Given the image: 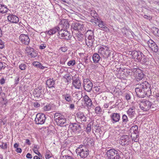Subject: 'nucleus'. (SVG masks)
Wrapping results in <instances>:
<instances>
[{"label": "nucleus", "instance_id": "f257e3e1", "mask_svg": "<svg viewBox=\"0 0 159 159\" xmlns=\"http://www.w3.org/2000/svg\"><path fill=\"white\" fill-rule=\"evenodd\" d=\"M135 91L137 96L143 98L146 96L148 97L151 94V86L147 81L139 82L135 85Z\"/></svg>", "mask_w": 159, "mask_h": 159}, {"label": "nucleus", "instance_id": "f03ea898", "mask_svg": "<svg viewBox=\"0 0 159 159\" xmlns=\"http://www.w3.org/2000/svg\"><path fill=\"white\" fill-rule=\"evenodd\" d=\"M132 57L135 59L137 60L138 61L142 64L148 65L149 64L148 59L140 51H134L132 52Z\"/></svg>", "mask_w": 159, "mask_h": 159}, {"label": "nucleus", "instance_id": "7ed1b4c3", "mask_svg": "<svg viewBox=\"0 0 159 159\" xmlns=\"http://www.w3.org/2000/svg\"><path fill=\"white\" fill-rule=\"evenodd\" d=\"M152 103L148 100H142L140 101L139 106L140 109L144 111H147L149 110L151 108L152 111L156 110L154 108Z\"/></svg>", "mask_w": 159, "mask_h": 159}, {"label": "nucleus", "instance_id": "20e7f679", "mask_svg": "<svg viewBox=\"0 0 159 159\" xmlns=\"http://www.w3.org/2000/svg\"><path fill=\"white\" fill-rule=\"evenodd\" d=\"M85 39L84 41L87 46L90 47L92 46L94 40L93 31L88 30L86 33Z\"/></svg>", "mask_w": 159, "mask_h": 159}, {"label": "nucleus", "instance_id": "39448f33", "mask_svg": "<svg viewBox=\"0 0 159 159\" xmlns=\"http://www.w3.org/2000/svg\"><path fill=\"white\" fill-rule=\"evenodd\" d=\"M75 152L78 156L82 158L86 157L89 153L88 148L82 146H79L76 149Z\"/></svg>", "mask_w": 159, "mask_h": 159}, {"label": "nucleus", "instance_id": "423d86ee", "mask_svg": "<svg viewBox=\"0 0 159 159\" xmlns=\"http://www.w3.org/2000/svg\"><path fill=\"white\" fill-rule=\"evenodd\" d=\"M54 119L58 125L61 126H65L67 125L66 119L63 116L60 114L56 113Z\"/></svg>", "mask_w": 159, "mask_h": 159}, {"label": "nucleus", "instance_id": "0eeeda50", "mask_svg": "<svg viewBox=\"0 0 159 159\" xmlns=\"http://www.w3.org/2000/svg\"><path fill=\"white\" fill-rule=\"evenodd\" d=\"M106 155L108 159H121L118 152L114 148L108 150Z\"/></svg>", "mask_w": 159, "mask_h": 159}, {"label": "nucleus", "instance_id": "6e6552de", "mask_svg": "<svg viewBox=\"0 0 159 159\" xmlns=\"http://www.w3.org/2000/svg\"><path fill=\"white\" fill-rule=\"evenodd\" d=\"M98 52L105 58L109 57L111 53L109 47L105 45H102L98 49Z\"/></svg>", "mask_w": 159, "mask_h": 159}, {"label": "nucleus", "instance_id": "1a4fd4ad", "mask_svg": "<svg viewBox=\"0 0 159 159\" xmlns=\"http://www.w3.org/2000/svg\"><path fill=\"white\" fill-rule=\"evenodd\" d=\"M84 29V25L81 23H74L71 25V30L73 33L74 31H78V32L84 31L85 30Z\"/></svg>", "mask_w": 159, "mask_h": 159}, {"label": "nucleus", "instance_id": "9d476101", "mask_svg": "<svg viewBox=\"0 0 159 159\" xmlns=\"http://www.w3.org/2000/svg\"><path fill=\"white\" fill-rule=\"evenodd\" d=\"M83 87L85 90L87 92H90L93 87L92 82L89 79H84L83 80Z\"/></svg>", "mask_w": 159, "mask_h": 159}, {"label": "nucleus", "instance_id": "9b49d317", "mask_svg": "<svg viewBox=\"0 0 159 159\" xmlns=\"http://www.w3.org/2000/svg\"><path fill=\"white\" fill-rule=\"evenodd\" d=\"M57 35L60 39H64L66 40L69 39L71 37L70 33L67 30H63L62 29H60Z\"/></svg>", "mask_w": 159, "mask_h": 159}, {"label": "nucleus", "instance_id": "f8f14e48", "mask_svg": "<svg viewBox=\"0 0 159 159\" xmlns=\"http://www.w3.org/2000/svg\"><path fill=\"white\" fill-rule=\"evenodd\" d=\"M46 119L44 114L38 113L36 116L34 121L36 124L42 125L44 123Z\"/></svg>", "mask_w": 159, "mask_h": 159}, {"label": "nucleus", "instance_id": "ddd939ff", "mask_svg": "<svg viewBox=\"0 0 159 159\" xmlns=\"http://www.w3.org/2000/svg\"><path fill=\"white\" fill-rule=\"evenodd\" d=\"M69 128L73 132L77 134H79L81 130L80 125L76 123H70L69 126Z\"/></svg>", "mask_w": 159, "mask_h": 159}, {"label": "nucleus", "instance_id": "4468645a", "mask_svg": "<svg viewBox=\"0 0 159 159\" xmlns=\"http://www.w3.org/2000/svg\"><path fill=\"white\" fill-rule=\"evenodd\" d=\"M130 142L129 136L127 135H122L120 139V143L122 146L128 145Z\"/></svg>", "mask_w": 159, "mask_h": 159}, {"label": "nucleus", "instance_id": "2eb2a0df", "mask_svg": "<svg viewBox=\"0 0 159 159\" xmlns=\"http://www.w3.org/2000/svg\"><path fill=\"white\" fill-rule=\"evenodd\" d=\"M76 120L78 121L79 123L81 122V124L84 123L87 120L86 117L84 116L83 113L80 111L78 112L76 114Z\"/></svg>", "mask_w": 159, "mask_h": 159}, {"label": "nucleus", "instance_id": "dca6fc26", "mask_svg": "<svg viewBox=\"0 0 159 159\" xmlns=\"http://www.w3.org/2000/svg\"><path fill=\"white\" fill-rule=\"evenodd\" d=\"M19 39L23 44L28 45L30 42V39L28 35L22 34L19 36Z\"/></svg>", "mask_w": 159, "mask_h": 159}, {"label": "nucleus", "instance_id": "f3484780", "mask_svg": "<svg viewBox=\"0 0 159 159\" xmlns=\"http://www.w3.org/2000/svg\"><path fill=\"white\" fill-rule=\"evenodd\" d=\"M148 47L154 52H157L158 51V48L157 45L153 40L150 39L147 42Z\"/></svg>", "mask_w": 159, "mask_h": 159}, {"label": "nucleus", "instance_id": "a211bd4d", "mask_svg": "<svg viewBox=\"0 0 159 159\" xmlns=\"http://www.w3.org/2000/svg\"><path fill=\"white\" fill-rule=\"evenodd\" d=\"M72 85L75 89H82L81 83L78 78H72Z\"/></svg>", "mask_w": 159, "mask_h": 159}, {"label": "nucleus", "instance_id": "6ab92c4d", "mask_svg": "<svg viewBox=\"0 0 159 159\" xmlns=\"http://www.w3.org/2000/svg\"><path fill=\"white\" fill-rule=\"evenodd\" d=\"M135 111V107L132 106L126 112L129 116L130 118H132L134 117L136 115Z\"/></svg>", "mask_w": 159, "mask_h": 159}, {"label": "nucleus", "instance_id": "aec40b11", "mask_svg": "<svg viewBox=\"0 0 159 159\" xmlns=\"http://www.w3.org/2000/svg\"><path fill=\"white\" fill-rule=\"evenodd\" d=\"M136 80L137 81L141 80L143 78L144 74L142 70L139 69H136L135 71Z\"/></svg>", "mask_w": 159, "mask_h": 159}, {"label": "nucleus", "instance_id": "412c9836", "mask_svg": "<svg viewBox=\"0 0 159 159\" xmlns=\"http://www.w3.org/2000/svg\"><path fill=\"white\" fill-rule=\"evenodd\" d=\"M110 118L113 123L118 122L120 119V114L116 113H112L110 115Z\"/></svg>", "mask_w": 159, "mask_h": 159}, {"label": "nucleus", "instance_id": "4be33fe9", "mask_svg": "<svg viewBox=\"0 0 159 159\" xmlns=\"http://www.w3.org/2000/svg\"><path fill=\"white\" fill-rule=\"evenodd\" d=\"M60 29V28L59 26H55L51 29H50L48 31H47L45 33L49 35H53L57 32H58H58Z\"/></svg>", "mask_w": 159, "mask_h": 159}, {"label": "nucleus", "instance_id": "5701e85b", "mask_svg": "<svg viewBox=\"0 0 159 159\" xmlns=\"http://www.w3.org/2000/svg\"><path fill=\"white\" fill-rule=\"evenodd\" d=\"M97 20L99 21L98 25L100 28L102 29V30L106 31L109 30V29L107 27L106 25L104 23L103 21L100 19L99 17L97 18Z\"/></svg>", "mask_w": 159, "mask_h": 159}, {"label": "nucleus", "instance_id": "b1692460", "mask_svg": "<svg viewBox=\"0 0 159 159\" xmlns=\"http://www.w3.org/2000/svg\"><path fill=\"white\" fill-rule=\"evenodd\" d=\"M8 21L12 23H17L19 21V18L15 15L10 14L7 17Z\"/></svg>", "mask_w": 159, "mask_h": 159}, {"label": "nucleus", "instance_id": "393cba45", "mask_svg": "<svg viewBox=\"0 0 159 159\" xmlns=\"http://www.w3.org/2000/svg\"><path fill=\"white\" fill-rule=\"evenodd\" d=\"M75 37L76 39L81 42L84 41L86 37V35L80 32L76 33Z\"/></svg>", "mask_w": 159, "mask_h": 159}, {"label": "nucleus", "instance_id": "a878e982", "mask_svg": "<svg viewBox=\"0 0 159 159\" xmlns=\"http://www.w3.org/2000/svg\"><path fill=\"white\" fill-rule=\"evenodd\" d=\"M84 104L87 107H91L92 105V102L91 99L86 95L84 97Z\"/></svg>", "mask_w": 159, "mask_h": 159}, {"label": "nucleus", "instance_id": "bb28decb", "mask_svg": "<svg viewBox=\"0 0 159 159\" xmlns=\"http://www.w3.org/2000/svg\"><path fill=\"white\" fill-rule=\"evenodd\" d=\"M131 134H139L138 127L137 125L133 126L130 129Z\"/></svg>", "mask_w": 159, "mask_h": 159}, {"label": "nucleus", "instance_id": "cd10ccee", "mask_svg": "<svg viewBox=\"0 0 159 159\" xmlns=\"http://www.w3.org/2000/svg\"><path fill=\"white\" fill-rule=\"evenodd\" d=\"M42 87H40L38 88L37 89H35L34 91V93L36 96L39 97L40 95L42 93Z\"/></svg>", "mask_w": 159, "mask_h": 159}, {"label": "nucleus", "instance_id": "c85d7f7f", "mask_svg": "<svg viewBox=\"0 0 159 159\" xmlns=\"http://www.w3.org/2000/svg\"><path fill=\"white\" fill-rule=\"evenodd\" d=\"M63 98H64L65 100L69 102H71L73 100V98L71 96L70 94L69 93H66L62 95Z\"/></svg>", "mask_w": 159, "mask_h": 159}, {"label": "nucleus", "instance_id": "c756f323", "mask_svg": "<svg viewBox=\"0 0 159 159\" xmlns=\"http://www.w3.org/2000/svg\"><path fill=\"white\" fill-rule=\"evenodd\" d=\"M92 57L93 62L95 63H98L101 59L99 55L97 53H94Z\"/></svg>", "mask_w": 159, "mask_h": 159}, {"label": "nucleus", "instance_id": "7c9ffc66", "mask_svg": "<svg viewBox=\"0 0 159 159\" xmlns=\"http://www.w3.org/2000/svg\"><path fill=\"white\" fill-rule=\"evenodd\" d=\"M62 23H63L62 21ZM60 26L61 27V29H62L63 30H66L69 27L70 24L67 21L65 20L63 23L60 25Z\"/></svg>", "mask_w": 159, "mask_h": 159}, {"label": "nucleus", "instance_id": "2f4dec72", "mask_svg": "<svg viewBox=\"0 0 159 159\" xmlns=\"http://www.w3.org/2000/svg\"><path fill=\"white\" fill-rule=\"evenodd\" d=\"M55 81L51 80L50 79L46 81V84L49 88H51L54 87Z\"/></svg>", "mask_w": 159, "mask_h": 159}, {"label": "nucleus", "instance_id": "473e14b6", "mask_svg": "<svg viewBox=\"0 0 159 159\" xmlns=\"http://www.w3.org/2000/svg\"><path fill=\"white\" fill-rule=\"evenodd\" d=\"M8 9L6 6L0 4V12L5 13L7 12Z\"/></svg>", "mask_w": 159, "mask_h": 159}, {"label": "nucleus", "instance_id": "72a5a7b5", "mask_svg": "<svg viewBox=\"0 0 159 159\" xmlns=\"http://www.w3.org/2000/svg\"><path fill=\"white\" fill-rule=\"evenodd\" d=\"M131 137L132 141L134 142H138L139 139V134H131Z\"/></svg>", "mask_w": 159, "mask_h": 159}, {"label": "nucleus", "instance_id": "f704fd0d", "mask_svg": "<svg viewBox=\"0 0 159 159\" xmlns=\"http://www.w3.org/2000/svg\"><path fill=\"white\" fill-rule=\"evenodd\" d=\"M87 140L88 141V146H92L94 145V141L93 138H87Z\"/></svg>", "mask_w": 159, "mask_h": 159}, {"label": "nucleus", "instance_id": "c9c22d12", "mask_svg": "<svg viewBox=\"0 0 159 159\" xmlns=\"http://www.w3.org/2000/svg\"><path fill=\"white\" fill-rule=\"evenodd\" d=\"M90 14L91 16L94 19H95V17L97 18L99 17L98 16V15L96 12L94 10H90Z\"/></svg>", "mask_w": 159, "mask_h": 159}, {"label": "nucleus", "instance_id": "e433bc0d", "mask_svg": "<svg viewBox=\"0 0 159 159\" xmlns=\"http://www.w3.org/2000/svg\"><path fill=\"white\" fill-rule=\"evenodd\" d=\"M102 132L101 130V128L99 126H98L95 130L96 133L98 135V136H100Z\"/></svg>", "mask_w": 159, "mask_h": 159}, {"label": "nucleus", "instance_id": "4c0bfd02", "mask_svg": "<svg viewBox=\"0 0 159 159\" xmlns=\"http://www.w3.org/2000/svg\"><path fill=\"white\" fill-rule=\"evenodd\" d=\"M122 119V122L125 124L129 121L127 116L125 114L123 115Z\"/></svg>", "mask_w": 159, "mask_h": 159}, {"label": "nucleus", "instance_id": "58836bf2", "mask_svg": "<svg viewBox=\"0 0 159 159\" xmlns=\"http://www.w3.org/2000/svg\"><path fill=\"white\" fill-rule=\"evenodd\" d=\"M29 55H30L32 57H34L37 56V53L34 50L31 52H28Z\"/></svg>", "mask_w": 159, "mask_h": 159}, {"label": "nucleus", "instance_id": "ea45409f", "mask_svg": "<svg viewBox=\"0 0 159 159\" xmlns=\"http://www.w3.org/2000/svg\"><path fill=\"white\" fill-rule=\"evenodd\" d=\"M75 61L74 60H72L68 61L67 63V65L69 66H73L75 65Z\"/></svg>", "mask_w": 159, "mask_h": 159}, {"label": "nucleus", "instance_id": "a19ab883", "mask_svg": "<svg viewBox=\"0 0 159 159\" xmlns=\"http://www.w3.org/2000/svg\"><path fill=\"white\" fill-rule=\"evenodd\" d=\"M94 91L96 93H99L101 92V89L100 86H96L93 88Z\"/></svg>", "mask_w": 159, "mask_h": 159}, {"label": "nucleus", "instance_id": "79ce46f5", "mask_svg": "<svg viewBox=\"0 0 159 159\" xmlns=\"http://www.w3.org/2000/svg\"><path fill=\"white\" fill-rule=\"evenodd\" d=\"M95 113L97 114H100L102 111V110L99 107H97L95 109Z\"/></svg>", "mask_w": 159, "mask_h": 159}, {"label": "nucleus", "instance_id": "37998d69", "mask_svg": "<svg viewBox=\"0 0 159 159\" xmlns=\"http://www.w3.org/2000/svg\"><path fill=\"white\" fill-rule=\"evenodd\" d=\"M19 67V68L20 70H24L26 69V66L25 64H21L20 65Z\"/></svg>", "mask_w": 159, "mask_h": 159}, {"label": "nucleus", "instance_id": "c03bdc74", "mask_svg": "<svg viewBox=\"0 0 159 159\" xmlns=\"http://www.w3.org/2000/svg\"><path fill=\"white\" fill-rule=\"evenodd\" d=\"M63 77L66 79V80L68 82L69 81L68 80V79H69L70 80L71 79V78H70V74H66Z\"/></svg>", "mask_w": 159, "mask_h": 159}, {"label": "nucleus", "instance_id": "a18cd8bd", "mask_svg": "<svg viewBox=\"0 0 159 159\" xmlns=\"http://www.w3.org/2000/svg\"><path fill=\"white\" fill-rule=\"evenodd\" d=\"M91 125L90 124H89L87 125V127L86 128V131L88 133L90 132L91 130Z\"/></svg>", "mask_w": 159, "mask_h": 159}, {"label": "nucleus", "instance_id": "49530a36", "mask_svg": "<svg viewBox=\"0 0 159 159\" xmlns=\"http://www.w3.org/2000/svg\"><path fill=\"white\" fill-rule=\"evenodd\" d=\"M88 141L87 140V138L85 139L83 141V145H81L80 146H84L85 147L88 148Z\"/></svg>", "mask_w": 159, "mask_h": 159}, {"label": "nucleus", "instance_id": "de8ad7c7", "mask_svg": "<svg viewBox=\"0 0 159 159\" xmlns=\"http://www.w3.org/2000/svg\"><path fill=\"white\" fill-rule=\"evenodd\" d=\"M62 159H75L71 156L66 155L63 156L62 157Z\"/></svg>", "mask_w": 159, "mask_h": 159}, {"label": "nucleus", "instance_id": "09e8293b", "mask_svg": "<svg viewBox=\"0 0 159 159\" xmlns=\"http://www.w3.org/2000/svg\"><path fill=\"white\" fill-rule=\"evenodd\" d=\"M125 98L127 101L130 100L131 98V97L129 94L126 93L125 95Z\"/></svg>", "mask_w": 159, "mask_h": 159}, {"label": "nucleus", "instance_id": "8fccbe9b", "mask_svg": "<svg viewBox=\"0 0 159 159\" xmlns=\"http://www.w3.org/2000/svg\"><path fill=\"white\" fill-rule=\"evenodd\" d=\"M51 109V107L49 106L46 105L43 107V110L45 111H48Z\"/></svg>", "mask_w": 159, "mask_h": 159}, {"label": "nucleus", "instance_id": "3c124183", "mask_svg": "<svg viewBox=\"0 0 159 159\" xmlns=\"http://www.w3.org/2000/svg\"><path fill=\"white\" fill-rule=\"evenodd\" d=\"M4 65H5L4 63L0 62V70L2 69H4L5 68V66H4Z\"/></svg>", "mask_w": 159, "mask_h": 159}, {"label": "nucleus", "instance_id": "603ef678", "mask_svg": "<svg viewBox=\"0 0 159 159\" xmlns=\"http://www.w3.org/2000/svg\"><path fill=\"white\" fill-rule=\"evenodd\" d=\"M155 31L156 32V33L155 34V35L156 36L159 37V29L158 28H155Z\"/></svg>", "mask_w": 159, "mask_h": 159}, {"label": "nucleus", "instance_id": "864d4df0", "mask_svg": "<svg viewBox=\"0 0 159 159\" xmlns=\"http://www.w3.org/2000/svg\"><path fill=\"white\" fill-rule=\"evenodd\" d=\"M33 151L37 155H38L39 157L41 156V155L40 153L37 150H36L35 149H33Z\"/></svg>", "mask_w": 159, "mask_h": 159}, {"label": "nucleus", "instance_id": "5fc2aeb1", "mask_svg": "<svg viewBox=\"0 0 159 159\" xmlns=\"http://www.w3.org/2000/svg\"><path fill=\"white\" fill-rule=\"evenodd\" d=\"M66 58L65 59H61L60 60V63L61 64H65V62L66 61Z\"/></svg>", "mask_w": 159, "mask_h": 159}, {"label": "nucleus", "instance_id": "6e6d98bb", "mask_svg": "<svg viewBox=\"0 0 159 159\" xmlns=\"http://www.w3.org/2000/svg\"><path fill=\"white\" fill-rule=\"evenodd\" d=\"M33 105L35 107H38L40 106V104L37 102H34Z\"/></svg>", "mask_w": 159, "mask_h": 159}, {"label": "nucleus", "instance_id": "4d7b16f0", "mask_svg": "<svg viewBox=\"0 0 159 159\" xmlns=\"http://www.w3.org/2000/svg\"><path fill=\"white\" fill-rule=\"evenodd\" d=\"M4 47V43L0 39V48L2 49Z\"/></svg>", "mask_w": 159, "mask_h": 159}, {"label": "nucleus", "instance_id": "13d9d810", "mask_svg": "<svg viewBox=\"0 0 159 159\" xmlns=\"http://www.w3.org/2000/svg\"><path fill=\"white\" fill-rule=\"evenodd\" d=\"M0 147L3 149H6L7 148V144L6 143H3V144Z\"/></svg>", "mask_w": 159, "mask_h": 159}, {"label": "nucleus", "instance_id": "bf43d9fd", "mask_svg": "<svg viewBox=\"0 0 159 159\" xmlns=\"http://www.w3.org/2000/svg\"><path fill=\"white\" fill-rule=\"evenodd\" d=\"M143 17L146 19L148 20H152V17L150 16H148L146 15H144L143 16Z\"/></svg>", "mask_w": 159, "mask_h": 159}, {"label": "nucleus", "instance_id": "052dcab7", "mask_svg": "<svg viewBox=\"0 0 159 159\" xmlns=\"http://www.w3.org/2000/svg\"><path fill=\"white\" fill-rule=\"evenodd\" d=\"M40 62L38 61H34L33 62V65L37 68L38 66L39 65Z\"/></svg>", "mask_w": 159, "mask_h": 159}, {"label": "nucleus", "instance_id": "680f3d73", "mask_svg": "<svg viewBox=\"0 0 159 159\" xmlns=\"http://www.w3.org/2000/svg\"><path fill=\"white\" fill-rule=\"evenodd\" d=\"M37 68H39L41 69H43L45 68V67L42 65V64L40 63L39 65L38 66Z\"/></svg>", "mask_w": 159, "mask_h": 159}, {"label": "nucleus", "instance_id": "e2e57ef3", "mask_svg": "<svg viewBox=\"0 0 159 159\" xmlns=\"http://www.w3.org/2000/svg\"><path fill=\"white\" fill-rule=\"evenodd\" d=\"M46 47V45L45 44H42L39 46V48L41 49H44Z\"/></svg>", "mask_w": 159, "mask_h": 159}, {"label": "nucleus", "instance_id": "0e129e2a", "mask_svg": "<svg viewBox=\"0 0 159 159\" xmlns=\"http://www.w3.org/2000/svg\"><path fill=\"white\" fill-rule=\"evenodd\" d=\"M20 80L19 77H17L15 79V84H17Z\"/></svg>", "mask_w": 159, "mask_h": 159}, {"label": "nucleus", "instance_id": "69168bd1", "mask_svg": "<svg viewBox=\"0 0 159 159\" xmlns=\"http://www.w3.org/2000/svg\"><path fill=\"white\" fill-rule=\"evenodd\" d=\"M5 82V80L3 78H2L0 80V83L2 84H4Z\"/></svg>", "mask_w": 159, "mask_h": 159}, {"label": "nucleus", "instance_id": "338daca9", "mask_svg": "<svg viewBox=\"0 0 159 159\" xmlns=\"http://www.w3.org/2000/svg\"><path fill=\"white\" fill-rule=\"evenodd\" d=\"M26 157L28 158L31 159L32 158V155L29 153H28L26 156Z\"/></svg>", "mask_w": 159, "mask_h": 159}, {"label": "nucleus", "instance_id": "774afa93", "mask_svg": "<svg viewBox=\"0 0 159 159\" xmlns=\"http://www.w3.org/2000/svg\"><path fill=\"white\" fill-rule=\"evenodd\" d=\"M156 100L159 102V93H156Z\"/></svg>", "mask_w": 159, "mask_h": 159}]
</instances>
